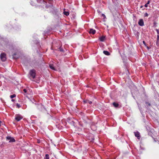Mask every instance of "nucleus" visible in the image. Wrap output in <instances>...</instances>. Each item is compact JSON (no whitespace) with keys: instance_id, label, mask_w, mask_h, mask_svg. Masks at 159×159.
<instances>
[{"instance_id":"obj_1","label":"nucleus","mask_w":159,"mask_h":159,"mask_svg":"<svg viewBox=\"0 0 159 159\" xmlns=\"http://www.w3.org/2000/svg\"><path fill=\"white\" fill-rule=\"evenodd\" d=\"M35 70H32L30 71L29 73L30 76H31L32 78H34L35 76Z\"/></svg>"},{"instance_id":"obj_2","label":"nucleus","mask_w":159,"mask_h":159,"mask_svg":"<svg viewBox=\"0 0 159 159\" xmlns=\"http://www.w3.org/2000/svg\"><path fill=\"white\" fill-rule=\"evenodd\" d=\"M6 139L7 140H9V142H15V139L9 136H8L6 137Z\"/></svg>"},{"instance_id":"obj_3","label":"nucleus","mask_w":159,"mask_h":159,"mask_svg":"<svg viewBox=\"0 0 159 159\" xmlns=\"http://www.w3.org/2000/svg\"><path fill=\"white\" fill-rule=\"evenodd\" d=\"M0 58L2 61H4L6 59V55L4 53H1L0 55Z\"/></svg>"},{"instance_id":"obj_4","label":"nucleus","mask_w":159,"mask_h":159,"mask_svg":"<svg viewBox=\"0 0 159 159\" xmlns=\"http://www.w3.org/2000/svg\"><path fill=\"white\" fill-rule=\"evenodd\" d=\"M23 117L20 115H16L15 116V119L17 121H19L22 119Z\"/></svg>"},{"instance_id":"obj_5","label":"nucleus","mask_w":159,"mask_h":159,"mask_svg":"<svg viewBox=\"0 0 159 159\" xmlns=\"http://www.w3.org/2000/svg\"><path fill=\"white\" fill-rule=\"evenodd\" d=\"M139 25L141 26H143L144 25L143 20L142 19H140L138 22Z\"/></svg>"},{"instance_id":"obj_6","label":"nucleus","mask_w":159,"mask_h":159,"mask_svg":"<svg viewBox=\"0 0 159 159\" xmlns=\"http://www.w3.org/2000/svg\"><path fill=\"white\" fill-rule=\"evenodd\" d=\"M134 134L135 136L137 137L138 139H140V137L139 135V132H134Z\"/></svg>"},{"instance_id":"obj_7","label":"nucleus","mask_w":159,"mask_h":159,"mask_svg":"<svg viewBox=\"0 0 159 159\" xmlns=\"http://www.w3.org/2000/svg\"><path fill=\"white\" fill-rule=\"evenodd\" d=\"M89 32L90 34H95L96 32V31L94 30H93L92 29H91L90 30Z\"/></svg>"},{"instance_id":"obj_8","label":"nucleus","mask_w":159,"mask_h":159,"mask_svg":"<svg viewBox=\"0 0 159 159\" xmlns=\"http://www.w3.org/2000/svg\"><path fill=\"white\" fill-rule=\"evenodd\" d=\"M105 39V37L104 36H102L99 38L100 40L102 42L104 41Z\"/></svg>"},{"instance_id":"obj_9","label":"nucleus","mask_w":159,"mask_h":159,"mask_svg":"<svg viewBox=\"0 0 159 159\" xmlns=\"http://www.w3.org/2000/svg\"><path fill=\"white\" fill-rule=\"evenodd\" d=\"M103 53L105 54L108 56L110 54V53L108 51H104L103 52Z\"/></svg>"},{"instance_id":"obj_10","label":"nucleus","mask_w":159,"mask_h":159,"mask_svg":"<svg viewBox=\"0 0 159 159\" xmlns=\"http://www.w3.org/2000/svg\"><path fill=\"white\" fill-rule=\"evenodd\" d=\"M84 103H89L90 104H91L92 103V102L91 101H89L88 100H85V101H84Z\"/></svg>"},{"instance_id":"obj_11","label":"nucleus","mask_w":159,"mask_h":159,"mask_svg":"<svg viewBox=\"0 0 159 159\" xmlns=\"http://www.w3.org/2000/svg\"><path fill=\"white\" fill-rule=\"evenodd\" d=\"M49 67L50 68H51V69L54 70H55V68L53 65L50 64L49 65Z\"/></svg>"},{"instance_id":"obj_12","label":"nucleus","mask_w":159,"mask_h":159,"mask_svg":"<svg viewBox=\"0 0 159 159\" xmlns=\"http://www.w3.org/2000/svg\"><path fill=\"white\" fill-rule=\"evenodd\" d=\"M113 106L115 107H118V106H119V104H118L117 103H116L115 102H113Z\"/></svg>"},{"instance_id":"obj_13","label":"nucleus","mask_w":159,"mask_h":159,"mask_svg":"<svg viewBox=\"0 0 159 159\" xmlns=\"http://www.w3.org/2000/svg\"><path fill=\"white\" fill-rule=\"evenodd\" d=\"M64 14L66 16H68L69 15V13L68 12L64 11Z\"/></svg>"},{"instance_id":"obj_14","label":"nucleus","mask_w":159,"mask_h":159,"mask_svg":"<svg viewBox=\"0 0 159 159\" xmlns=\"http://www.w3.org/2000/svg\"><path fill=\"white\" fill-rule=\"evenodd\" d=\"M16 96V95L15 94H13L12 95H11L10 96V97L11 98H12Z\"/></svg>"},{"instance_id":"obj_15","label":"nucleus","mask_w":159,"mask_h":159,"mask_svg":"<svg viewBox=\"0 0 159 159\" xmlns=\"http://www.w3.org/2000/svg\"><path fill=\"white\" fill-rule=\"evenodd\" d=\"M49 157L48 154H46L45 157V159H49Z\"/></svg>"},{"instance_id":"obj_16","label":"nucleus","mask_w":159,"mask_h":159,"mask_svg":"<svg viewBox=\"0 0 159 159\" xmlns=\"http://www.w3.org/2000/svg\"><path fill=\"white\" fill-rule=\"evenodd\" d=\"M16 106L18 108H19L20 107V105L17 103L16 104Z\"/></svg>"},{"instance_id":"obj_17","label":"nucleus","mask_w":159,"mask_h":159,"mask_svg":"<svg viewBox=\"0 0 159 159\" xmlns=\"http://www.w3.org/2000/svg\"><path fill=\"white\" fill-rule=\"evenodd\" d=\"M59 50L61 52H63L64 51L63 49L61 47L59 48Z\"/></svg>"},{"instance_id":"obj_18","label":"nucleus","mask_w":159,"mask_h":159,"mask_svg":"<svg viewBox=\"0 0 159 159\" xmlns=\"http://www.w3.org/2000/svg\"><path fill=\"white\" fill-rule=\"evenodd\" d=\"M157 43H158V40H159V35H157Z\"/></svg>"},{"instance_id":"obj_19","label":"nucleus","mask_w":159,"mask_h":159,"mask_svg":"<svg viewBox=\"0 0 159 159\" xmlns=\"http://www.w3.org/2000/svg\"><path fill=\"white\" fill-rule=\"evenodd\" d=\"M38 108L39 109L40 108H42L43 107V106L41 105H39L38 106Z\"/></svg>"},{"instance_id":"obj_20","label":"nucleus","mask_w":159,"mask_h":159,"mask_svg":"<svg viewBox=\"0 0 159 159\" xmlns=\"http://www.w3.org/2000/svg\"><path fill=\"white\" fill-rule=\"evenodd\" d=\"M144 16L145 17H147L148 16V14L147 13H146L144 14Z\"/></svg>"},{"instance_id":"obj_21","label":"nucleus","mask_w":159,"mask_h":159,"mask_svg":"<svg viewBox=\"0 0 159 159\" xmlns=\"http://www.w3.org/2000/svg\"><path fill=\"white\" fill-rule=\"evenodd\" d=\"M102 16L104 17V18H106V16L104 14H102Z\"/></svg>"},{"instance_id":"obj_22","label":"nucleus","mask_w":159,"mask_h":159,"mask_svg":"<svg viewBox=\"0 0 159 159\" xmlns=\"http://www.w3.org/2000/svg\"><path fill=\"white\" fill-rule=\"evenodd\" d=\"M23 91L25 93H26V92H27V90L26 89H24L23 90Z\"/></svg>"},{"instance_id":"obj_23","label":"nucleus","mask_w":159,"mask_h":159,"mask_svg":"<svg viewBox=\"0 0 159 159\" xmlns=\"http://www.w3.org/2000/svg\"><path fill=\"white\" fill-rule=\"evenodd\" d=\"M149 3H150V1H148V2L147 3V4H149Z\"/></svg>"},{"instance_id":"obj_24","label":"nucleus","mask_w":159,"mask_h":159,"mask_svg":"<svg viewBox=\"0 0 159 159\" xmlns=\"http://www.w3.org/2000/svg\"><path fill=\"white\" fill-rule=\"evenodd\" d=\"M148 4H147V3H146V4H145V5L144 6H145V7H148Z\"/></svg>"},{"instance_id":"obj_25","label":"nucleus","mask_w":159,"mask_h":159,"mask_svg":"<svg viewBox=\"0 0 159 159\" xmlns=\"http://www.w3.org/2000/svg\"><path fill=\"white\" fill-rule=\"evenodd\" d=\"M156 30H157V34H159V31L157 29Z\"/></svg>"},{"instance_id":"obj_26","label":"nucleus","mask_w":159,"mask_h":159,"mask_svg":"<svg viewBox=\"0 0 159 159\" xmlns=\"http://www.w3.org/2000/svg\"><path fill=\"white\" fill-rule=\"evenodd\" d=\"M143 44L145 45H146L145 42L144 41H143Z\"/></svg>"},{"instance_id":"obj_27","label":"nucleus","mask_w":159,"mask_h":159,"mask_svg":"<svg viewBox=\"0 0 159 159\" xmlns=\"http://www.w3.org/2000/svg\"><path fill=\"white\" fill-rule=\"evenodd\" d=\"M11 101H12V102H14V99H12L11 100Z\"/></svg>"},{"instance_id":"obj_28","label":"nucleus","mask_w":159,"mask_h":159,"mask_svg":"<svg viewBox=\"0 0 159 159\" xmlns=\"http://www.w3.org/2000/svg\"><path fill=\"white\" fill-rule=\"evenodd\" d=\"M148 105L150 106V104L149 103H148Z\"/></svg>"},{"instance_id":"obj_29","label":"nucleus","mask_w":159,"mask_h":159,"mask_svg":"<svg viewBox=\"0 0 159 159\" xmlns=\"http://www.w3.org/2000/svg\"><path fill=\"white\" fill-rule=\"evenodd\" d=\"M1 122L0 121V126H1Z\"/></svg>"},{"instance_id":"obj_30","label":"nucleus","mask_w":159,"mask_h":159,"mask_svg":"<svg viewBox=\"0 0 159 159\" xmlns=\"http://www.w3.org/2000/svg\"><path fill=\"white\" fill-rule=\"evenodd\" d=\"M158 56L159 57V55H158Z\"/></svg>"}]
</instances>
